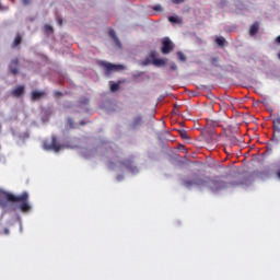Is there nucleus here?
Returning <instances> with one entry per match:
<instances>
[{"label":"nucleus","instance_id":"f257e3e1","mask_svg":"<svg viewBox=\"0 0 280 280\" xmlns=\"http://www.w3.org/2000/svg\"><path fill=\"white\" fill-rule=\"evenodd\" d=\"M107 159L110 170H115L116 165H119L120 170H124V167L130 170L132 167V160H121V152L119 151H108Z\"/></svg>","mask_w":280,"mask_h":280},{"label":"nucleus","instance_id":"f03ea898","mask_svg":"<svg viewBox=\"0 0 280 280\" xmlns=\"http://www.w3.org/2000/svg\"><path fill=\"white\" fill-rule=\"evenodd\" d=\"M218 180L211 179L210 177H200V175H195L192 179H185V187H205L207 185H214L215 189H222V186L218 185Z\"/></svg>","mask_w":280,"mask_h":280},{"label":"nucleus","instance_id":"7ed1b4c3","mask_svg":"<svg viewBox=\"0 0 280 280\" xmlns=\"http://www.w3.org/2000/svg\"><path fill=\"white\" fill-rule=\"evenodd\" d=\"M26 198V195L16 196L12 192L0 189V207L2 209H5V207H8V202H16V200H25Z\"/></svg>","mask_w":280,"mask_h":280},{"label":"nucleus","instance_id":"20e7f679","mask_svg":"<svg viewBox=\"0 0 280 280\" xmlns=\"http://www.w3.org/2000/svg\"><path fill=\"white\" fill-rule=\"evenodd\" d=\"M97 66L101 67V69H104L105 75H110V73L124 71V69H126V66L124 65H115L104 60H98Z\"/></svg>","mask_w":280,"mask_h":280},{"label":"nucleus","instance_id":"39448f33","mask_svg":"<svg viewBox=\"0 0 280 280\" xmlns=\"http://www.w3.org/2000/svg\"><path fill=\"white\" fill-rule=\"evenodd\" d=\"M43 148L47 152H59L65 148V145H62V144H60V142H58V138H56V136H51L50 141L45 140L43 142Z\"/></svg>","mask_w":280,"mask_h":280},{"label":"nucleus","instance_id":"423d86ee","mask_svg":"<svg viewBox=\"0 0 280 280\" xmlns=\"http://www.w3.org/2000/svg\"><path fill=\"white\" fill-rule=\"evenodd\" d=\"M21 196H26V198L18 199L15 200V202H21L19 209L20 211H22V213H28V211H32V206H30V203L27 202V200H30V195L27 194V191H24L21 194Z\"/></svg>","mask_w":280,"mask_h":280},{"label":"nucleus","instance_id":"0eeeda50","mask_svg":"<svg viewBox=\"0 0 280 280\" xmlns=\"http://www.w3.org/2000/svg\"><path fill=\"white\" fill-rule=\"evenodd\" d=\"M174 42H172V39H170V37H165L162 40V47H161V52L164 56H167V54H172V51H174Z\"/></svg>","mask_w":280,"mask_h":280},{"label":"nucleus","instance_id":"6e6552de","mask_svg":"<svg viewBox=\"0 0 280 280\" xmlns=\"http://www.w3.org/2000/svg\"><path fill=\"white\" fill-rule=\"evenodd\" d=\"M149 58L152 59V65H154V67H165V65H167L165 59H159V52H156V50H151Z\"/></svg>","mask_w":280,"mask_h":280},{"label":"nucleus","instance_id":"1a4fd4ad","mask_svg":"<svg viewBox=\"0 0 280 280\" xmlns=\"http://www.w3.org/2000/svg\"><path fill=\"white\" fill-rule=\"evenodd\" d=\"M9 69L12 75L19 74V59L11 60V62L9 63Z\"/></svg>","mask_w":280,"mask_h":280},{"label":"nucleus","instance_id":"9d476101","mask_svg":"<svg viewBox=\"0 0 280 280\" xmlns=\"http://www.w3.org/2000/svg\"><path fill=\"white\" fill-rule=\"evenodd\" d=\"M25 93V86L23 85H19L18 88H15L12 92L11 95L13 97H21V95H23Z\"/></svg>","mask_w":280,"mask_h":280},{"label":"nucleus","instance_id":"9b49d317","mask_svg":"<svg viewBox=\"0 0 280 280\" xmlns=\"http://www.w3.org/2000/svg\"><path fill=\"white\" fill-rule=\"evenodd\" d=\"M259 32V22H255L249 27V36H256V34Z\"/></svg>","mask_w":280,"mask_h":280},{"label":"nucleus","instance_id":"f8f14e48","mask_svg":"<svg viewBox=\"0 0 280 280\" xmlns=\"http://www.w3.org/2000/svg\"><path fill=\"white\" fill-rule=\"evenodd\" d=\"M142 121H143V117H141V116L135 117V118H133V121H132V124H131V128H132L133 130L137 129V128H139V126H141Z\"/></svg>","mask_w":280,"mask_h":280},{"label":"nucleus","instance_id":"ddd939ff","mask_svg":"<svg viewBox=\"0 0 280 280\" xmlns=\"http://www.w3.org/2000/svg\"><path fill=\"white\" fill-rule=\"evenodd\" d=\"M108 34H109L110 38H113L115 40L116 45L118 47H121V42L119 40V37H117V33L115 32V30L110 28Z\"/></svg>","mask_w":280,"mask_h":280},{"label":"nucleus","instance_id":"4468645a","mask_svg":"<svg viewBox=\"0 0 280 280\" xmlns=\"http://www.w3.org/2000/svg\"><path fill=\"white\" fill-rule=\"evenodd\" d=\"M43 95H45V92L33 91L31 94V100L36 102V100H40Z\"/></svg>","mask_w":280,"mask_h":280},{"label":"nucleus","instance_id":"2eb2a0df","mask_svg":"<svg viewBox=\"0 0 280 280\" xmlns=\"http://www.w3.org/2000/svg\"><path fill=\"white\" fill-rule=\"evenodd\" d=\"M273 133L280 135V117L273 119Z\"/></svg>","mask_w":280,"mask_h":280},{"label":"nucleus","instance_id":"dca6fc26","mask_svg":"<svg viewBox=\"0 0 280 280\" xmlns=\"http://www.w3.org/2000/svg\"><path fill=\"white\" fill-rule=\"evenodd\" d=\"M109 85H110L112 93H117V91L119 90V86H121V81H118L117 83L110 81Z\"/></svg>","mask_w":280,"mask_h":280},{"label":"nucleus","instance_id":"f3484780","mask_svg":"<svg viewBox=\"0 0 280 280\" xmlns=\"http://www.w3.org/2000/svg\"><path fill=\"white\" fill-rule=\"evenodd\" d=\"M90 102L91 101L89 100V97H81L79 101V106L81 108H84V106H89Z\"/></svg>","mask_w":280,"mask_h":280},{"label":"nucleus","instance_id":"a211bd4d","mask_svg":"<svg viewBox=\"0 0 280 280\" xmlns=\"http://www.w3.org/2000/svg\"><path fill=\"white\" fill-rule=\"evenodd\" d=\"M21 40H23V38L21 37V34H18L13 40L12 47H19V45L21 44Z\"/></svg>","mask_w":280,"mask_h":280},{"label":"nucleus","instance_id":"6ab92c4d","mask_svg":"<svg viewBox=\"0 0 280 280\" xmlns=\"http://www.w3.org/2000/svg\"><path fill=\"white\" fill-rule=\"evenodd\" d=\"M170 23H178L179 25L183 23V19L178 16H168Z\"/></svg>","mask_w":280,"mask_h":280},{"label":"nucleus","instance_id":"aec40b11","mask_svg":"<svg viewBox=\"0 0 280 280\" xmlns=\"http://www.w3.org/2000/svg\"><path fill=\"white\" fill-rule=\"evenodd\" d=\"M215 43L219 47H224V45L226 44V39L224 37H217Z\"/></svg>","mask_w":280,"mask_h":280},{"label":"nucleus","instance_id":"412c9836","mask_svg":"<svg viewBox=\"0 0 280 280\" xmlns=\"http://www.w3.org/2000/svg\"><path fill=\"white\" fill-rule=\"evenodd\" d=\"M177 58H178V60H180V62H186L187 61V57L182 51L177 52Z\"/></svg>","mask_w":280,"mask_h":280},{"label":"nucleus","instance_id":"4be33fe9","mask_svg":"<svg viewBox=\"0 0 280 280\" xmlns=\"http://www.w3.org/2000/svg\"><path fill=\"white\" fill-rule=\"evenodd\" d=\"M218 62H220V58L219 57H212L210 59V65H212V67H218Z\"/></svg>","mask_w":280,"mask_h":280},{"label":"nucleus","instance_id":"5701e85b","mask_svg":"<svg viewBox=\"0 0 280 280\" xmlns=\"http://www.w3.org/2000/svg\"><path fill=\"white\" fill-rule=\"evenodd\" d=\"M179 137L183 139H189V136L187 135V131L185 129L179 130Z\"/></svg>","mask_w":280,"mask_h":280},{"label":"nucleus","instance_id":"b1692460","mask_svg":"<svg viewBox=\"0 0 280 280\" xmlns=\"http://www.w3.org/2000/svg\"><path fill=\"white\" fill-rule=\"evenodd\" d=\"M44 28H45V32H48L50 34L54 33V27L49 24H45Z\"/></svg>","mask_w":280,"mask_h":280},{"label":"nucleus","instance_id":"393cba45","mask_svg":"<svg viewBox=\"0 0 280 280\" xmlns=\"http://www.w3.org/2000/svg\"><path fill=\"white\" fill-rule=\"evenodd\" d=\"M172 3L175 5H180V3H185V0H172Z\"/></svg>","mask_w":280,"mask_h":280},{"label":"nucleus","instance_id":"a878e982","mask_svg":"<svg viewBox=\"0 0 280 280\" xmlns=\"http://www.w3.org/2000/svg\"><path fill=\"white\" fill-rule=\"evenodd\" d=\"M171 71H176L178 69V66H176L175 62L171 63L170 66Z\"/></svg>","mask_w":280,"mask_h":280},{"label":"nucleus","instance_id":"bb28decb","mask_svg":"<svg viewBox=\"0 0 280 280\" xmlns=\"http://www.w3.org/2000/svg\"><path fill=\"white\" fill-rule=\"evenodd\" d=\"M230 141H232L233 145H236V143H237V138L232 137V138H230Z\"/></svg>","mask_w":280,"mask_h":280},{"label":"nucleus","instance_id":"cd10ccee","mask_svg":"<svg viewBox=\"0 0 280 280\" xmlns=\"http://www.w3.org/2000/svg\"><path fill=\"white\" fill-rule=\"evenodd\" d=\"M23 5H30L31 1L30 0H22Z\"/></svg>","mask_w":280,"mask_h":280},{"label":"nucleus","instance_id":"c85d7f7f","mask_svg":"<svg viewBox=\"0 0 280 280\" xmlns=\"http://www.w3.org/2000/svg\"><path fill=\"white\" fill-rule=\"evenodd\" d=\"M58 25H62V20L60 18L57 19Z\"/></svg>","mask_w":280,"mask_h":280},{"label":"nucleus","instance_id":"c756f323","mask_svg":"<svg viewBox=\"0 0 280 280\" xmlns=\"http://www.w3.org/2000/svg\"><path fill=\"white\" fill-rule=\"evenodd\" d=\"M55 95H56L57 97H59V95H62V93H60V92H55Z\"/></svg>","mask_w":280,"mask_h":280},{"label":"nucleus","instance_id":"7c9ffc66","mask_svg":"<svg viewBox=\"0 0 280 280\" xmlns=\"http://www.w3.org/2000/svg\"><path fill=\"white\" fill-rule=\"evenodd\" d=\"M276 43H279L280 45V35L276 38Z\"/></svg>","mask_w":280,"mask_h":280},{"label":"nucleus","instance_id":"2f4dec72","mask_svg":"<svg viewBox=\"0 0 280 280\" xmlns=\"http://www.w3.org/2000/svg\"><path fill=\"white\" fill-rule=\"evenodd\" d=\"M159 9H161V5H156L153 8V10H159Z\"/></svg>","mask_w":280,"mask_h":280},{"label":"nucleus","instance_id":"473e14b6","mask_svg":"<svg viewBox=\"0 0 280 280\" xmlns=\"http://www.w3.org/2000/svg\"><path fill=\"white\" fill-rule=\"evenodd\" d=\"M144 65H150V60L145 59Z\"/></svg>","mask_w":280,"mask_h":280},{"label":"nucleus","instance_id":"72a5a7b5","mask_svg":"<svg viewBox=\"0 0 280 280\" xmlns=\"http://www.w3.org/2000/svg\"><path fill=\"white\" fill-rule=\"evenodd\" d=\"M277 177H278L279 180H280V170L277 172Z\"/></svg>","mask_w":280,"mask_h":280},{"label":"nucleus","instance_id":"f704fd0d","mask_svg":"<svg viewBox=\"0 0 280 280\" xmlns=\"http://www.w3.org/2000/svg\"><path fill=\"white\" fill-rule=\"evenodd\" d=\"M68 126H71V119H68Z\"/></svg>","mask_w":280,"mask_h":280},{"label":"nucleus","instance_id":"c9c22d12","mask_svg":"<svg viewBox=\"0 0 280 280\" xmlns=\"http://www.w3.org/2000/svg\"><path fill=\"white\" fill-rule=\"evenodd\" d=\"M71 128H75V126H73V124L71 125Z\"/></svg>","mask_w":280,"mask_h":280},{"label":"nucleus","instance_id":"e433bc0d","mask_svg":"<svg viewBox=\"0 0 280 280\" xmlns=\"http://www.w3.org/2000/svg\"><path fill=\"white\" fill-rule=\"evenodd\" d=\"M81 126H84V122H81Z\"/></svg>","mask_w":280,"mask_h":280},{"label":"nucleus","instance_id":"4c0bfd02","mask_svg":"<svg viewBox=\"0 0 280 280\" xmlns=\"http://www.w3.org/2000/svg\"><path fill=\"white\" fill-rule=\"evenodd\" d=\"M5 233H8V230H5Z\"/></svg>","mask_w":280,"mask_h":280}]
</instances>
